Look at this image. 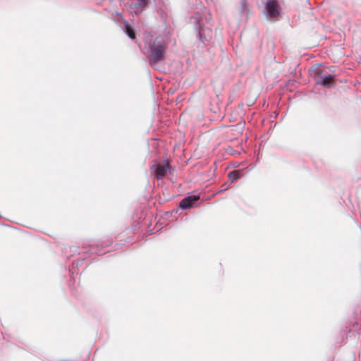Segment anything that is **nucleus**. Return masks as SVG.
<instances>
[{
	"mask_svg": "<svg viewBox=\"0 0 361 361\" xmlns=\"http://www.w3.org/2000/svg\"><path fill=\"white\" fill-rule=\"evenodd\" d=\"M266 15L269 17H276L279 14V5L276 0H268L266 4Z\"/></svg>",
	"mask_w": 361,
	"mask_h": 361,
	"instance_id": "obj_4",
	"label": "nucleus"
},
{
	"mask_svg": "<svg viewBox=\"0 0 361 361\" xmlns=\"http://www.w3.org/2000/svg\"><path fill=\"white\" fill-rule=\"evenodd\" d=\"M240 175V171H233L229 173L228 177H229V179L231 180V181L233 182L234 180H235L236 179H238L239 178Z\"/></svg>",
	"mask_w": 361,
	"mask_h": 361,
	"instance_id": "obj_9",
	"label": "nucleus"
},
{
	"mask_svg": "<svg viewBox=\"0 0 361 361\" xmlns=\"http://www.w3.org/2000/svg\"><path fill=\"white\" fill-rule=\"evenodd\" d=\"M335 75L331 74H323L319 73L318 78L316 80V84L323 85L326 87H329L330 84L332 82Z\"/></svg>",
	"mask_w": 361,
	"mask_h": 361,
	"instance_id": "obj_6",
	"label": "nucleus"
},
{
	"mask_svg": "<svg viewBox=\"0 0 361 361\" xmlns=\"http://www.w3.org/2000/svg\"><path fill=\"white\" fill-rule=\"evenodd\" d=\"M168 42L163 36H157L154 39L146 38V49L149 64L154 66L164 58Z\"/></svg>",
	"mask_w": 361,
	"mask_h": 361,
	"instance_id": "obj_1",
	"label": "nucleus"
},
{
	"mask_svg": "<svg viewBox=\"0 0 361 361\" xmlns=\"http://www.w3.org/2000/svg\"><path fill=\"white\" fill-rule=\"evenodd\" d=\"M153 167L156 168L154 173L157 179H162L169 169V165L168 164H159L157 166H153Z\"/></svg>",
	"mask_w": 361,
	"mask_h": 361,
	"instance_id": "obj_7",
	"label": "nucleus"
},
{
	"mask_svg": "<svg viewBox=\"0 0 361 361\" xmlns=\"http://www.w3.org/2000/svg\"><path fill=\"white\" fill-rule=\"evenodd\" d=\"M126 33L130 39H134L135 38L133 29L127 23H126Z\"/></svg>",
	"mask_w": 361,
	"mask_h": 361,
	"instance_id": "obj_8",
	"label": "nucleus"
},
{
	"mask_svg": "<svg viewBox=\"0 0 361 361\" xmlns=\"http://www.w3.org/2000/svg\"><path fill=\"white\" fill-rule=\"evenodd\" d=\"M241 12L244 13L247 11V3L246 0H240Z\"/></svg>",
	"mask_w": 361,
	"mask_h": 361,
	"instance_id": "obj_10",
	"label": "nucleus"
},
{
	"mask_svg": "<svg viewBox=\"0 0 361 361\" xmlns=\"http://www.w3.org/2000/svg\"><path fill=\"white\" fill-rule=\"evenodd\" d=\"M200 199L199 195H192L183 198L179 203V207L183 209H188L194 207Z\"/></svg>",
	"mask_w": 361,
	"mask_h": 361,
	"instance_id": "obj_3",
	"label": "nucleus"
},
{
	"mask_svg": "<svg viewBox=\"0 0 361 361\" xmlns=\"http://www.w3.org/2000/svg\"><path fill=\"white\" fill-rule=\"evenodd\" d=\"M195 27L197 30V37L203 44H205L212 38V30L210 28L202 25L199 21Z\"/></svg>",
	"mask_w": 361,
	"mask_h": 361,
	"instance_id": "obj_2",
	"label": "nucleus"
},
{
	"mask_svg": "<svg viewBox=\"0 0 361 361\" xmlns=\"http://www.w3.org/2000/svg\"><path fill=\"white\" fill-rule=\"evenodd\" d=\"M128 4L133 11L132 12L137 14L145 9L147 6L148 0H128Z\"/></svg>",
	"mask_w": 361,
	"mask_h": 361,
	"instance_id": "obj_5",
	"label": "nucleus"
}]
</instances>
